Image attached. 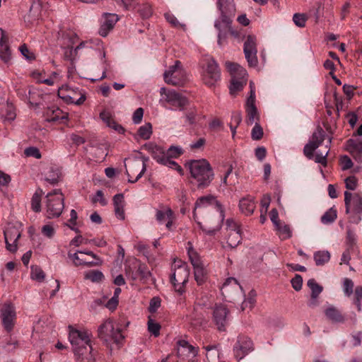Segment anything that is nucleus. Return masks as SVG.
Returning <instances> with one entry per match:
<instances>
[{
    "label": "nucleus",
    "instance_id": "f257e3e1",
    "mask_svg": "<svg viewBox=\"0 0 362 362\" xmlns=\"http://www.w3.org/2000/svg\"><path fill=\"white\" fill-rule=\"evenodd\" d=\"M69 340L74 354L83 362H95L97 351L90 344V333L87 330H79L69 327Z\"/></svg>",
    "mask_w": 362,
    "mask_h": 362
},
{
    "label": "nucleus",
    "instance_id": "f03ea898",
    "mask_svg": "<svg viewBox=\"0 0 362 362\" xmlns=\"http://www.w3.org/2000/svg\"><path fill=\"white\" fill-rule=\"evenodd\" d=\"M122 329L111 319L105 320L98 329V336L110 351L119 349L124 343Z\"/></svg>",
    "mask_w": 362,
    "mask_h": 362
},
{
    "label": "nucleus",
    "instance_id": "7ed1b4c3",
    "mask_svg": "<svg viewBox=\"0 0 362 362\" xmlns=\"http://www.w3.org/2000/svg\"><path fill=\"white\" fill-rule=\"evenodd\" d=\"M325 137V132L322 129V128L318 127L313 133L309 142L305 144L303 148V153L306 158L310 160L314 159L315 163H320L324 166L327 165V156L329 152V146L332 142V138H329L328 144L326 145L327 151L325 153L320 151H317L316 154L314 155V152L319 146L322 144Z\"/></svg>",
    "mask_w": 362,
    "mask_h": 362
},
{
    "label": "nucleus",
    "instance_id": "20e7f679",
    "mask_svg": "<svg viewBox=\"0 0 362 362\" xmlns=\"http://www.w3.org/2000/svg\"><path fill=\"white\" fill-rule=\"evenodd\" d=\"M216 6L219 12V17L214 22V27L218 31V44L226 38V34L222 30L228 28L233 22L235 15V5L233 0H217Z\"/></svg>",
    "mask_w": 362,
    "mask_h": 362
},
{
    "label": "nucleus",
    "instance_id": "39448f33",
    "mask_svg": "<svg viewBox=\"0 0 362 362\" xmlns=\"http://www.w3.org/2000/svg\"><path fill=\"white\" fill-rule=\"evenodd\" d=\"M191 176L196 180L199 188L209 185L214 178V173L209 163L206 159L192 160L188 163Z\"/></svg>",
    "mask_w": 362,
    "mask_h": 362
},
{
    "label": "nucleus",
    "instance_id": "423d86ee",
    "mask_svg": "<svg viewBox=\"0 0 362 362\" xmlns=\"http://www.w3.org/2000/svg\"><path fill=\"white\" fill-rule=\"evenodd\" d=\"M344 204L346 214L349 215V222L358 223L362 216V193L344 192Z\"/></svg>",
    "mask_w": 362,
    "mask_h": 362
},
{
    "label": "nucleus",
    "instance_id": "0eeeda50",
    "mask_svg": "<svg viewBox=\"0 0 362 362\" xmlns=\"http://www.w3.org/2000/svg\"><path fill=\"white\" fill-rule=\"evenodd\" d=\"M173 270V272L170 276V282L173 286L175 291L179 295H182L185 292V286L188 282L189 268L187 263L179 260L175 262Z\"/></svg>",
    "mask_w": 362,
    "mask_h": 362
},
{
    "label": "nucleus",
    "instance_id": "6e6552de",
    "mask_svg": "<svg viewBox=\"0 0 362 362\" xmlns=\"http://www.w3.org/2000/svg\"><path fill=\"white\" fill-rule=\"evenodd\" d=\"M46 216L48 218L59 217L64 209V197L60 189H54L46 195Z\"/></svg>",
    "mask_w": 362,
    "mask_h": 362
},
{
    "label": "nucleus",
    "instance_id": "1a4fd4ad",
    "mask_svg": "<svg viewBox=\"0 0 362 362\" xmlns=\"http://www.w3.org/2000/svg\"><path fill=\"white\" fill-rule=\"evenodd\" d=\"M202 78L204 84L214 86L221 79V72L218 64L213 58H206L202 64Z\"/></svg>",
    "mask_w": 362,
    "mask_h": 362
},
{
    "label": "nucleus",
    "instance_id": "9d476101",
    "mask_svg": "<svg viewBox=\"0 0 362 362\" xmlns=\"http://www.w3.org/2000/svg\"><path fill=\"white\" fill-rule=\"evenodd\" d=\"M163 76L165 82L173 86H181L186 80L185 71L178 60L174 65L169 67Z\"/></svg>",
    "mask_w": 362,
    "mask_h": 362
},
{
    "label": "nucleus",
    "instance_id": "9b49d317",
    "mask_svg": "<svg viewBox=\"0 0 362 362\" xmlns=\"http://www.w3.org/2000/svg\"><path fill=\"white\" fill-rule=\"evenodd\" d=\"M0 317L4 328L8 332H11L15 325L16 320V308L11 302L0 305Z\"/></svg>",
    "mask_w": 362,
    "mask_h": 362
},
{
    "label": "nucleus",
    "instance_id": "f8f14e48",
    "mask_svg": "<svg viewBox=\"0 0 362 362\" xmlns=\"http://www.w3.org/2000/svg\"><path fill=\"white\" fill-rule=\"evenodd\" d=\"M78 37L76 34L71 32L62 33L61 40V46L64 51V57L68 60H72L77 51L84 47V42H81L76 48L73 49V45L77 41Z\"/></svg>",
    "mask_w": 362,
    "mask_h": 362
},
{
    "label": "nucleus",
    "instance_id": "ddd939ff",
    "mask_svg": "<svg viewBox=\"0 0 362 362\" xmlns=\"http://www.w3.org/2000/svg\"><path fill=\"white\" fill-rule=\"evenodd\" d=\"M146 159H144L141 162L139 160L133 159L130 160L127 165L125 164L129 182L134 183L142 177L146 170Z\"/></svg>",
    "mask_w": 362,
    "mask_h": 362
},
{
    "label": "nucleus",
    "instance_id": "4468645a",
    "mask_svg": "<svg viewBox=\"0 0 362 362\" xmlns=\"http://www.w3.org/2000/svg\"><path fill=\"white\" fill-rule=\"evenodd\" d=\"M253 349L254 346L252 340L247 337L240 335L233 346L234 356L238 361H240L252 351Z\"/></svg>",
    "mask_w": 362,
    "mask_h": 362
},
{
    "label": "nucleus",
    "instance_id": "2eb2a0df",
    "mask_svg": "<svg viewBox=\"0 0 362 362\" xmlns=\"http://www.w3.org/2000/svg\"><path fill=\"white\" fill-rule=\"evenodd\" d=\"M230 320L229 310L225 305L219 304L214 307L213 311V321L217 329L225 331Z\"/></svg>",
    "mask_w": 362,
    "mask_h": 362
},
{
    "label": "nucleus",
    "instance_id": "dca6fc26",
    "mask_svg": "<svg viewBox=\"0 0 362 362\" xmlns=\"http://www.w3.org/2000/svg\"><path fill=\"white\" fill-rule=\"evenodd\" d=\"M209 206H214V208L218 211H219L221 222H222L225 217L222 205L214 197L211 196V195L199 197L197 200L195 205H194V211H193L194 218L196 220V218H197L196 211L197 209L204 208V207H207Z\"/></svg>",
    "mask_w": 362,
    "mask_h": 362
},
{
    "label": "nucleus",
    "instance_id": "f3484780",
    "mask_svg": "<svg viewBox=\"0 0 362 362\" xmlns=\"http://www.w3.org/2000/svg\"><path fill=\"white\" fill-rule=\"evenodd\" d=\"M164 100L171 106L172 110H182L188 104L187 98L174 90H168Z\"/></svg>",
    "mask_w": 362,
    "mask_h": 362
},
{
    "label": "nucleus",
    "instance_id": "a211bd4d",
    "mask_svg": "<svg viewBox=\"0 0 362 362\" xmlns=\"http://www.w3.org/2000/svg\"><path fill=\"white\" fill-rule=\"evenodd\" d=\"M155 216L159 224L165 223V227L168 230L175 229V216L171 209H157Z\"/></svg>",
    "mask_w": 362,
    "mask_h": 362
},
{
    "label": "nucleus",
    "instance_id": "6ab92c4d",
    "mask_svg": "<svg viewBox=\"0 0 362 362\" xmlns=\"http://www.w3.org/2000/svg\"><path fill=\"white\" fill-rule=\"evenodd\" d=\"M177 356L182 358L192 359L198 354V347H195L190 344L187 341L182 339L177 343Z\"/></svg>",
    "mask_w": 362,
    "mask_h": 362
},
{
    "label": "nucleus",
    "instance_id": "aec40b11",
    "mask_svg": "<svg viewBox=\"0 0 362 362\" xmlns=\"http://www.w3.org/2000/svg\"><path fill=\"white\" fill-rule=\"evenodd\" d=\"M21 237V232L15 227H11L4 230V238L6 249L11 252H16L17 241Z\"/></svg>",
    "mask_w": 362,
    "mask_h": 362
},
{
    "label": "nucleus",
    "instance_id": "412c9836",
    "mask_svg": "<svg viewBox=\"0 0 362 362\" xmlns=\"http://www.w3.org/2000/svg\"><path fill=\"white\" fill-rule=\"evenodd\" d=\"M346 150L358 163H362V140L350 139L346 141Z\"/></svg>",
    "mask_w": 362,
    "mask_h": 362
},
{
    "label": "nucleus",
    "instance_id": "4be33fe9",
    "mask_svg": "<svg viewBox=\"0 0 362 362\" xmlns=\"http://www.w3.org/2000/svg\"><path fill=\"white\" fill-rule=\"evenodd\" d=\"M104 18V21L99 30V34L103 37L107 35L119 20L117 15L114 13H105Z\"/></svg>",
    "mask_w": 362,
    "mask_h": 362
},
{
    "label": "nucleus",
    "instance_id": "5701e85b",
    "mask_svg": "<svg viewBox=\"0 0 362 362\" xmlns=\"http://www.w3.org/2000/svg\"><path fill=\"white\" fill-rule=\"evenodd\" d=\"M147 151L151 154V156L158 163L162 164L165 159L167 158L165 151L160 146H157L153 143H149L145 145Z\"/></svg>",
    "mask_w": 362,
    "mask_h": 362
},
{
    "label": "nucleus",
    "instance_id": "b1692460",
    "mask_svg": "<svg viewBox=\"0 0 362 362\" xmlns=\"http://www.w3.org/2000/svg\"><path fill=\"white\" fill-rule=\"evenodd\" d=\"M0 32L1 34L0 40V58L4 63L8 64L11 59V52L7 44V38L4 31L0 29Z\"/></svg>",
    "mask_w": 362,
    "mask_h": 362
},
{
    "label": "nucleus",
    "instance_id": "393cba45",
    "mask_svg": "<svg viewBox=\"0 0 362 362\" xmlns=\"http://www.w3.org/2000/svg\"><path fill=\"white\" fill-rule=\"evenodd\" d=\"M113 204L115 208V216L120 220H124L125 218L124 214V200L122 194H117L113 197Z\"/></svg>",
    "mask_w": 362,
    "mask_h": 362
},
{
    "label": "nucleus",
    "instance_id": "a878e982",
    "mask_svg": "<svg viewBox=\"0 0 362 362\" xmlns=\"http://www.w3.org/2000/svg\"><path fill=\"white\" fill-rule=\"evenodd\" d=\"M231 288L234 291H238V289L243 290L242 286L238 284V280L233 277L228 278L223 283L221 287L222 294L225 297L228 296L230 293Z\"/></svg>",
    "mask_w": 362,
    "mask_h": 362
},
{
    "label": "nucleus",
    "instance_id": "bb28decb",
    "mask_svg": "<svg viewBox=\"0 0 362 362\" xmlns=\"http://www.w3.org/2000/svg\"><path fill=\"white\" fill-rule=\"evenodd\" d=\"M239 207L240 211L245 215H251L255 209V203L253 197H247L240 199Z\"/></svg>",
    "mask_w": 362,
    "mask_h": 362
},
{
    "label": "nucleus",
    "instance_id": "cd10ccee",
    "mask_svg": "<svg viewBox=\"0 0 362 362\" xmlns=\"http://www.w3.org/2000/svg\"><path fill=\"white\" fill-rule=\"evenodd\" d=\"M79 254H80V250H77L74 253H71L70 252H68V257L72 260L73 264L76 267L81 266V265H84V266H87V267H93V266L98 265L100 264L98 262H86L83 258L79 257V255H78Z\"/></svg>",
    "mask_w": 362,
    "mask_h": 362
},
{
    "label": "nucleus",
    "instance_id": "c85d7f7f",
    "mask_svg": "<svg viewBox=\"0 0 362 362\" xmlns=\"http://www.w3.org/2000/svg\"><path fill=\"white\" fill-rule=\"evenodd\" d=\"M327 317L333 322H344L345 319L341 312L333 306L328 307L325 311Z\"/></svg>",
    "mask_w": 362,
    "mask_h": 362
},
{
    "label": "nucleus",
    "instance_id": "c756f323",
    "mask_svg": "<svg viewBox=\"0 0 362 362\" xmlns=\"http://www.w3.org/2000/svg\"><path fill=\"white\" fill-rule=\"evenodd\" d=\"M100 119L110 128L114 129L119 133H123L124 132V128L117 124L110 117V115L108 112L103 111L100 113Z\"/></svg>",
    "mask_w": 362,
    "mask_h": 362
},
{
    "label": "nucleus",
    "instance_id": "7c9ffc66",
    "mask_svg": "<svg viewBox=\"0 0 362 362\" xmlns=\"http://www.w3.org/2000/svg\"><path fill=\"white\" fill-rule=\"evenodd\" d=\"M187 245V254L190 262L193 266V268L204 266L200 259V257L199 256L197 251L193 248L192 243L190 242H188Z\"/></svg>",
    "mask_w": 362,
    "mask_h": 362
},
{
    "label": "nucleus",
    "instance_id": "2f4dec72",
    "mask_svg": "<svg viewBox=\"0 0 362 362\" xmlns=\"http://www.w3.org/2000/svg\"><path fill=\"white\" fill-rule=\"evenodd\" d=\"M206 350V362H217L219 358V350L216 345H209L204 346Z\"/></svg>",
    "mask_w": 362,
    "mask_h": 362
},
{
    "label": "nucleus",
    "instance_id": "473e14b6",
    "mask_svg": "<svg viewBox=\"0 0 362 362\" xmlns=\"http://www.w3.org/2000/svg\"><path fill=\"white\" fill-rule=\"evenodd\" d=\"M314 260L316 265L322 266L330 259V253L327 250H320L314 253Z\"/></svg>",
    "mask_w": 362,
    "mask_h": 362
},
{
    "label": "nucleus",
    "instance_id": "72a5a7b5",
    "mask_svg": "<svg viewBox=\"0 0 362 362\" xmlns=\"http://www.w3.org/2000/svg\"><path fill=\"white\" fill-rule=\"evenodd\" d=\"M61 177L60 170L57 168H51L45 175V180L50 184L57 183Z\"/></svg>",
    "mask_w": 362,
    "mask_h": 362
},
{
    "label": "nucleus",
    "instance_id": "f704fd0d",
    "mask_svg": "<svg viewBox=\"0 0 362 362\" xmlns=\"http://www.w3.org/2000/svg\"><path fill=\"white\" fill-rule=\"evenodd\" d=\"M242 237L240 230L230 231L228 238V245L231 248L236 247L241 242Z\"/></svg>",
    "mask_w": 362,
    "mask_h": 362
},
{
    "label": "nucleus",
    "instance_id": "c9c22d12",
    "mask_svg": "<svg viewBox=\"0 0 362 362\" xmlns=\"http://www.w3.org/2000/svg\"><path fill=\"white\" fill-rule=\"evenodd\" d=\"M279 236L281 240H286L292 236V231L288 225L280 223L278 226H275Z\"/></svg>",
    "mask_w": 362,
    "mask_h": 362
},
{
    "label": "nucleus",
    "instance_id": "e433bc0d",
    "mask_svg": "<svg viewBox=\"0 0 362 362\" xmlns=\"http://www.w3.org/2000/svg\"><path fill=\"white\" fill-rule=\"evenodd\" d=\"M307 285L311 290V298H317L323 290L322 286L318 284L314 279H309Z\"/></svg>",
    "mask_w": 362,
    "mask_h": 362
},
{
    "label": "nucleus",
    "instance_id": "4c0bfd02",
    "mask_svg": "<svg viewBox=\"0 0 362 362\" xmlns=\"http://www.w3.org/2000/svg\"><path fill=\"white\" fill-rule=\"evenodd\" d=\"M42 191L41 189L36 191L31 198V209L35 212L41 211V197Z\"/></svg>",
    "mask_w": 362,
    "mask_h": 362
},
{
    "label": "nucleus",
    "instance_id": "58836bf2",
    "mask_svg": "<svg viewBox=\"0 0 362 362\" xmlns=\"http://www.w3.org/2000/svg\"><path fill=\"white\" fill-rule=\"evenodd\" d=\"M255 296H256L255 291L252 290L249 293L247 297L246 298H245L244 301L242 303L241 310H245L247 309H252L256 302Z\"/></svg>",
    "mask_w": 362,
    "mask_h": 362
},
{
    "label": "nucleus",
    "instance_id": "ea45409f",
    "mask_svg": "<svg viewBox=\"0 0 362 362\" xmlns=\"http://www.w3.org/2000/svg\"><path fill=\"white\" fill-rule=\"evenodd\" d=\"M64 90H69L67 88V86H66V88L62 86V88H59L58 94L61 98H69L71 103H75L76 105H81V104L83 103V102L86 100V97L83 94L81 93L80 98L78 99H76L74 96H72L70 94L64 95L63 91Z\"/></svg>",
    "mask_w": 362,
    "mask_h": 362
},
{
    "label": "nucleus",
    "instance_id": "a19ab883",
    "mask_svg": "<svg viewBox=\"0 0 362 362\" xmlns=\"http://www.w3.org/2000/svg\"><path fill=\"white\" fill-rule=\"evenodd\" d=\"M244 52H257V40L254 35H248L244 43Z\"/></svg>",
    "mask_w": 362,
    "mask_h": 362
},
{
    "label": "nucleus",
    "instance_id": "79ce46f5",
    "mask_svg": "<svg viewBox=\"0 0 362 362\" xmlns=\"http://www.w3.org/2000/svg\"><path fill=\"white\" fill-rule=\"evenodd\" d=\"M17 95L23 101L33 104L32 102L33 97L31 96L32 91L30 89L28 90L25 88H19L17 89Z\"/></svg>",
    "mask_w": 362,
    "mask_h": 362
},
{
    "label": "nucleus",
    "instance_id": "37998d69",
    "mask_svg": "<svg viewBox=\"0 0 362 362\" xmlns=\"http://www.w3.org/2000/svg\"><path fill=\"white\" fill-rule=\"evenodd\" d=\"M336 218L337 211L331 208L322 216L321 222L324 224H328L334 222Z\"/></svg>",
    "mask_w": 362,
    "mask_h": 362
},
{
    "label": "nucleus",
    "instance_id": "c03bdc74",
    "mask_svg": "<svg viewBox=\"0 0 362 362\" xmlns=\"http://www.w3.org/2000/svg\"><path fill=\"white\" fill-rule=\"evenodd\" d=\"M30 276L32 279L36 280L39 282L43 281L45 277V272L38 266L31 267Z\"/></svg>",
    "mask_w": 362,
    "mask_h": 362
},
{
    "label": "nucleus",
    "instance_id": "a18cd8bd",
    "mask_svg": "<svg viewBox=\"0 0 362 362\" xmlns=\"http://www.w3.org/2000/svg\"><path fill=\"white\" fill-rule=\"evenodd\" d=\"M194 279L198 285H202L206 279V270L204 266L194 268Z\"/></svg>",
    "mask_w": 362,
    "mask_h": 362
},
{
    "label": "nucleus",
    "instance_id": "49530a36",
    "mask_svg": "<svg viewBox=\"0 0 362 362\" xmlns=\"http://www.w3.org/2000/svg\"><path fill=\"white\" fill-rule=\"evenodd\" d=\"M354 304L358 311L362 310V286H358L354 291Z\"/></svg>",
    "mask_w": 362,
    "mask_h": 362
},
{
    "label": "nucleus",
    "instance_id": "de8ad7c7",
    "mask_svg": "<svg viewBox=\"0 0 362 362\" xmlns=\"http://www.w3.org/2000/svg\"><path fill=\"white\" fill-rule=\"evenodd\" d=\"M152 134V126L151 123H146L139 127L138 134L143 139H148Z\"/></svg>",
    "mask_w": 362,
    "mask_h": 362
},
{
    "label": "nucleus",
    "instance_id": "09e8293b",
    "mask_svg": "<svg viewBox=\"0 0 362 362\" xmlns=\"http://www.w3.org/2000/svg\"><path fill=\"white\" fill-rule=\"evenodd\" d=\"M245 82L244 81H240L235 79L234 77L231 80L230 86V93L232 95H235L238 91L241 90L243 88Z\"/></svg>",
    "mask_w": 362,
    "mask_h": 362
},
{
    "label": "nucleus",
    "instance_id": "8fccbe9b",
    "mask_svg": "<svg viewBox=\"0 0 362 362\" xmlns=\"http://www.w3.org/2000/svg\"><path fill=\"white\" fill-rule=\"evenodd\" d=\"M16 114L14 106L13 104L7 103L5 112H3V117L6 120L13 121L16 118Z\"/></svg>",
    "mask_w": 362,
    "mask_h": 362
},
{
    "label": "nucleus",
    "instance_id": "3c124183",
    "mask_svg": "<svg viewBox=\"0 0 362 362\" xmlns=\"http://www.w3.org/2000/svg\"><path fill=\"white\" fill-rule=\"evenodd\" d=\"M148 330L154 337H158L160 334V325L149 317L148 320Z\"/></svg>",
    "mask_w": 362,
    "mask_h": 362
},
{
    "label": "nucleus",
    "instance_id": "603ef678",
    "mask_svg": "<svg viewBox=\"0 0 362 362\" xmlns=\"http://www.w3.org/2000/svg\"><path fill=\"white\" fill-rule=\"evenodd\" d=\"M77 218H78V216H77L76 211L74 209H71L70 211V218L68 221V223H66V225L71 230L75 231L76 233L79 232L78 228L76 227Z\"/></svg>",
    "mask_w": 362,
    "mask_h": 362
},
{
    "label": "nucleus",
    "instance_id": "864d4df0",
    "mask_svg": "<svg viewBox=\"0 0 362 362\" xmlns=\"http://www.w3.org/2000/svg\"><path fill=\"white\" fill-rule=\"evenodd\" d=\"M247 123L252 124L255 121L259 120V114L257 107H250L246 109Z\"/></svg>",
    "mask_w": 362,
    "mask_h": 362
},
{
    "label": "nucleus",
    "instance_id": "5fc2aeb1",
    "mask_svg": "<svg viewBox=\"0 0 362 362\" xmlns=\"http://www.w3.org/2000/svg\"><path fill=\"white\" fill-rule=\"evenodd\" d=\"M245 58L250 66L255 67L257 66L258 60L257 54V52H244Z\"/></svg>",
    "mask_w": 362,
    "mask_h": 362
},
{
    "label": "nucleus",
    "instance_id": "6e6d98bb",
    "mask_svg": "<svg viewBox=\"0 0 362 362\" xmlns=\"http://www.w3.org/2000/svg\"><path fill=\"white\" fill-rule=\"evenodd\" d=\"M86 278L91 280L93 282H99L104 278V275L100 271L93 270L87 273Z\"/></svg>",
    "mask_w": 362,
    "mask_h": 362
},
{
    "label": "nucleus",
    "instance_id": "4d7b16f0",
    "mask_svg": "<svg viewBox=\"0 0 362 362\" xmlns=\"http://www.w3.org/2000/svg\"><path fill=\"white\" fill-rule=\"evenodd\" d=\"M293 21L296 25L299 28H303L305 25L307 17L303 13H295L293 16Z\"/></svg>",
    "mask_w": 362,
    "mask_h": 362
},
{
    "label": "nucleus",
    "instance_id": "13d9d810",
    "mask_svg": "<svg viewBox=\"0 0 362 362\" xmlns=\"http://www.w3.org/2000/svg\"><path fill=\"white\" fill-rule=\"evenodd\" d=\"M165 153L170 158H177L183 153V151L181 147L171 146Z\"/></svg>",
    "mask_w": 362,
    "mask_h": 362
},
{
    "label": "nucleus",
    "instance_id": "bf43d9fd",
    "mask_svg": "<svg viewBox=\"0 0 362 362\" xmlns=\"http://www.w3.org/2000/svg\"><path fill=\"white\" fill-rule=\"evenodd\" d=\"M263 136V129L261 126L256 122L255 125L252 129L251 136L253 140L257 141L262 139Z\"/></svg>",
    "mask_w": 362,
    "mask_h": 362
},
{
    "label": "nucleus",
    "instance_id": "052dcab7",
    "mask_svg": "<svg viewBox=\"0 0 362 362\" xmlns=\"http://www.w3.org/2000/svg\"><path fill=\"white\" fill-rule=\"evenodd\" d=\"M354 282L351 279L346 278L343 283V290L346 296H350L353 293Z\"/></svg>",
    "mask_w": 362,
    "mask_h": 362
},
{
    "label": "nucleus",
    "instance_id": "680f3d73",
    "mask_svg": "<svg viewBox=\"0 0 362 362\" xmlns=\"http://www.w3.org/2000/svg\"><path fill=\"white\" fill-rule=\"evenodd\" d=\"M24 153L28 157H33L38 159L42 156L39 149L34 146L26 148L24 151Z\"/></svg>",
    "mask_w": 362,
    "mask_h": 362
},
{
    "label": "nucleus",
    "instance_id": "e2e57ef3",
    "mask_svg": "<svg viewBox=\"0 0 362 362\" xmlns=\"http://www.w3.org/2000/svg\"><path fill=\"white\" fill-rule=\"evenodd\" d=\"M138 12L143 18H148L152 14L151 7L148 4H144L139 8Z\"/></svg>",
    "mask_w": 362,
    "mask_h": 362
},
{
    "label": "nucleus",
    "instance_id": "0e129e2a",
    "mask_svg": "<svg viewBox=\"0 0 362 362\" xmlns=\"http://www.w3.org/2000/svg\"><path fill=\"white\" fill-rule=\"evenodd\" d=\"M292 287L294 290L298 291L301 289L303 285V278L299 274H296L291 281Z\"/></svg>",
    "mask_w": 362,
    "mask_h": 362
},
{
    "label": "nucleus",
    "instance_id": "69168bd1",
    "mask_svg": "<svg viewBox=\"0 0 362 362\" xmlns=\"http://www.w3.org/2000/svg\"><path fill=\"white\" fill-rule=\"evenodd\" d=\"M165 18L166 19V21L170 23L171 24L173 27H175V28H179V27H182L184 26V25L181 24L178 20L177 19V18L173 14V13H165Z\"/></svg>",
    "mask_w": 362,
    "mask_h": 362
},
{
    "label": "nucleus",
    "instance_id": "338daca9",
    "mask_svg": "<svg viewBox=\"0 0 362 362\" xmlns=\"http://www.w3.org/2000/svg\"><path fill=\"white\" fill-rule=\"evenodd\" d=\"M162 165H166L170 168H173L179 173H182V171L181 166L179 165L175 161L171 160V158H170L168 156H167Z\"/></svg>",
    "mask_w": 362,
    "mask_h": 362
},
{
    "label": "nucleus",
    "instance_id": "774afa93",
    "mask_svg": "<svg viewBox=\"0 0 362 362\" xmlns=\"http://www.w3.org/2000/svg\"><path fill=\"white\" fill-rule=\"evenodd\" d=\"M346 187L349 190H354L357 187L358 180L355 176H349L345 180Z\"/></svg>",
    "mask_w": 362,
    "mask_h": 362
}]
</instances>
